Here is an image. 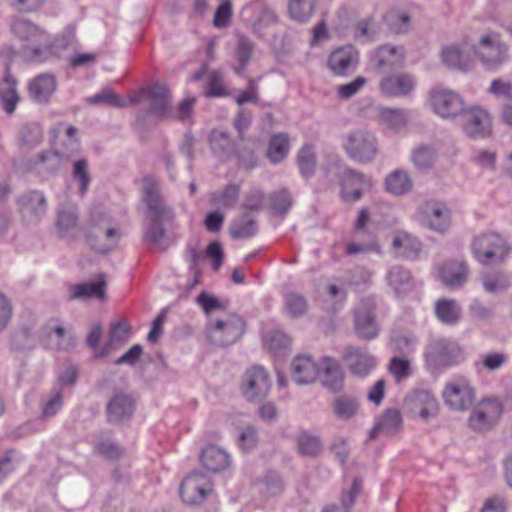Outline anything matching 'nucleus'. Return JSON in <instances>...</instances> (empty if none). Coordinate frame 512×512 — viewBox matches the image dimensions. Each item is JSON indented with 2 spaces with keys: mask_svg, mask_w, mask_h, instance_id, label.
Listing matches in <instances>:
<instances>
[{
  "mask_svg": "<svg viewBox=\"0 0 512 512\" xmlns=\"http://www.w3.org/2000/svg\"><path fill=\"white\" fill-rule=\"evenodd\" d=\"M429 96L433 111L443 119L455 118L465 109L462 97L450 89H433Z\"/></svg>",
  "mask_w": 512,
  "mask_h": 512,
  "instance_id": "obj_10",
  "label": "nucleus"
},
{
  "mask_svg": "<svg viewBox=\"0 0 512 512\" xmlns=\"http://www.w3.org/2000/svg\"><path fill=\"white\" fill-rule=\"evenodd\" d=\"M269 207L273 212L281 217H285L293 204V197L287 188H281L273 191L269 197Z\"/></svg>",
  "mask_w": 512,
  "mask_h": 512,
  "instance_id": "obj_44",
  "label": "nucleus"
},
{
  "mask_svg": "<svg viewBox=\"0 0 512 512\" xmlns=\"http://www.w3.org/2000/svg\"><path fill=\"white\" fill-rule=\"evenodd\" d=\"M142 200L147 207L148 226L144 231V241L153 249L166 251L172 241L166 234L165 225L174 220L173 208L166 203L161 193L159 181L151 176L142 178Z\"/></svg>",
  "mask_w": 512,
  "mask_h": 512,
  "instance_id": "obj_1",
  "label": "nucleus"
},
{
  "mask_svg": "<svg viewBox=\"0 0 512 512\" xmlns=\"http://www.w3.org/2000/svg\"><path fill=\"white\" fill-rule=\"evenodd\" d=\"M323 443L319 436L306 430L299 433L297 438V451L301 456L316 458L323 452Z\"/></svg>",
  "mask_w": 512,
  "mask_h": 512,
  "instance_id": "obj_37",
  "label": "nucleus"
},
{
  "mask_svg": "<svg viewBox=\"0 0 512 512\" xmlns=\"http://www.w3.org/2000/svg\"><path fill=\"white\" fill-rule=\"evenodd\" d=\"M255 44L246 36H239L237 41V59L241 64V68L245 69L248 65L252 53L254 51Z\"/></svg>",
  "mask_w": 512,
  "mask_h": 512,
  "instance_id": "obj_60",
  "label": "nucleus"
},
{
  "mask_svg": "<svg viewBox=\"0 0 512 512\" xmlns=\"http://www.w3.org/2000/svg\"><path fill=\"white\" fill-rule=\"evenodd\" d=\"M463 359L462 349L457 342L439 338L432 341L425 352V360L433 369L447 368L460 363Z\"/></svg>",
  "mask_w": 512,
  "mask_h": 512,
  "instance_id": "obj_4",
  "label": "nucleus"
},
{
  "mask_svg": "<svg viewBox=\"0 0 512 512\" xmlns=\"http://www.w3.org/2000/svg\"><path fill=\"white\" fill-rule=\"evenodd\" d=\"M292 378L298 385L314 382L319 374V368L310 356L299 355L292 361Z\"/></svg>",
  "mask_w": 512,
  "mask_h": 512,
  "instance_id": "obj_30",
  "label": "nucleus"
},
{
  "mask_svg": "<svg viewBox=\"0 0 512 512\" xmlns=\"http://www.w3.org/2000/svg\"><path fill=\"white\" fill-rule=\"evenodd\" d=\"M77 134L78 130L74 126L66 127L65 134L60 139V146L56 148L64 159H69L79 151L80 141Z\"/></svg>",
  "mask_w": 512,
  "mask_h": 512,
  "instance_id": "obj_47",
  "label": "nucleus"
},
{
  "mask_svg": "<svg viewBox=\"0 0 512 512\" xmlns=\"http://www.w3.org/2000/svg\"><path fill=\"white\" fill-rule=\"evenodd\" d=\"M95 450L99 455L110 461L119 460L124 454V450L121 446L109 440L98 442L95 446Z\"/></svg>",
  "mask_w": 512,
  "mask_h": 512,
  "instance_id": "obj_58",
  "label": "nucleus"
},
{
  "mask_svg": "<svg viewBox=\"0 0 512 512\" xmlns=\"http://www.w3.org/2000/svg\"><path fill=\"white\" fill-rule=\"evenodd\" d=\"M375 305L370 299H363L354 310V329L358 337L372 340L378 336L379 327L375 319Z\"/></svg>",
  "mask_w": 512,
  "mask_h": 512,
  "instance_id": "obj_14",
  "label": "nucleus"
},
{
  "mask_svg": "<svg viewBox=\"0 0 512 512\" xmlns=\"http://www.w3.org/2000/svg\"><path fill=\"white\" fill-rule=\"evenodd\" d=\"M105 275L99 274L96 282H83L69 287V299H103L105 296Z\"/></svg>",
  "mask_w": 512,
  "mask_h": 512,
  "instance_id": "obj_32",
  "label": "nucleus"
},
{
  "mask_svg": "<svg viewBox=\"0 0 512 512\" xmlns=\"http://www.w3.org/2000/svg\"><path fill=\"white\" fill-rule=\"evenodd\" d=\"M21 215L30 222H39L47 212V200L43 192L30 190L18 200Z\"/></svg>",
  "mask_w": 512,
  "mask_h": 512,
  "instance_id": "obj_18",
  "label": "nucleus"
},
{
  "mask_svg": "<svg viewBox=\"0 0 512 512\" xmlns=\"http://www.w3.org/2000/svg\"><path fill=\"white\" fill-rule=\"evenodd\" d=\"M508 360L503 352L490 351L481 356V365L489 372L499 370Z\"/></svg>",
  "mask_w": 512,
  "mask_h": 512,
  "instance_id": "obj_61",
  "label": "nucleus"
},
{
  "mask_svg": "<svg viewBox=\"0 0 512 512\" xmlns=\"http://www.w3.org/2000/svg\"><path fill=\"white\" fill-rule=\"evenodd\" d=\"M379 116L383 123L394 130L404 128L408 122V111L401 108H382Z\"/></svg>",
  "mask_w": 512,
  "mask_h": 512,
  "instance_id": "obj_49",
  "label": "nucleus"
},
{
  "mask_svg": "<svg viewBox=\"0 0 512 512\" xmlns=\"http://www.w3.org/2000/svg\"><path fill=\"white\" fill-rule=\"evenodd\" d=\"M307 301L304 296L298 293H289L286 295V308L292 317H300L307 310Z\"/></svg>",
  "mask_w": 512,
  "mask_h": 512,
  "instance_id": "obj_59",
  "label": "nucleus"
},
{
  "mask_svg": "<svg viewBox=\"0 0 512 512\" xmlns=\"http://www.w3.org/2000/svg\"><path fill=\"white\" fill-rule=\"evenodd\" d=\"M323 385L327 389L338 392L343 388L344 373L339 362L331 357L323 358Z\"/></svg>",
  "mask_w": 512,
  "mask_h": 512,
  "instance_id": "obj_36",
  "label": "nucleus"
},
{
  "mask_svg": "<svg viewBox=\"0 0 512 512\" xmlns=\"http://www.w3.org/2000/svg\"><path fill=\"white\" fill-rule=\"evenodd\" d=\"M240 188L236 184H228L221 191H217L211 195L213 205L222 208H232L238 201Z\"/></svg>",
  "mask_w": 512,
  "mask_h": 512,
  "instance_id": "obj_50",
  "label": "nucleus"
},
{
  "mask_svg": "<svg viewBox=\"0 0 512 512\" xmlns=\"http://www.w3.org/2000/svg\"><path fill=\"white\" fill-rule=\"evenodd\" d=\"M119 238L120 233L116 228L104 224L93 225L86 235L89 246L103 254L110 252L116 246Z\"/></svg>",
  "mask_w": 512,
  "mask_h": 512,
  "instance_id": "obj_20",
  "label": "nucleus"
},
{
  "mask_svg": "<svg viewBox=\"0 0 512 512\" xmlns=\"http://www.w3.org/2000/svg\"><path fill=\"white\" fill-rule=\"evenodd\" d=\"M420 224L436 233L444 234L451 226V211L448 206L438 200H427L417 208Z\"/></svg>",
  "mask_w": 512,
  "mask_h": 512,
  "instance_id": "obj_6",
  "label": "nucleus"
},
{
  "mask_svg": "<svg viewBox=\"0 0 512 512\" xmlns=\"http://www.w3.org/2000/svg\"><path fill=\"white\" fill-rule=\"evenodd\" d=\"M389 285L396 294H406L413 288V278L409 270L402 266L392 267L387 275Z\"/></svg>",
  "mask_w": 512,
  "mask_h": 512,
  "instance_id": "obj_39",
  "label": "nucleus"
},
{
  "mask_svg": "<svg viewBox=\"0 0 512 512\" xmlns=\"http://www.w3.org/2000/svg\"><path fill=\"white\" fill-rule=\"evenodd\" d=\"M316 0H289L290 17L298 22H306L314 14Z\"/></svg>",
  "mask_w": 512,
  "mask_h": 512,
  "instance_id": "obj_48",
  "label": "nucleus"
},
{
  "mask_svg": "<svg viewBox=\"0 0 512 512\" xmlns=\"http://www.w3.org/2000/svg\"><path fill=\"white\" fill-rule=\"evenodd\" d=\"M389 372L398 383L406 380L412 374L410 361L405 358L393 357L389 363Z\"/></svg>",
  "mask_w": 512,
  "mask_h": 512,
  "instance_id": "obj_54",
  "label": "nucleus"
},
{
  "mask_svg": "<svg viewBox=\"0 0 512 512\" xmlns=\"http://www.w3.org/2000/svg\"><path fill=\"white\" fill-rule=\"evenodd\" d=\"M502 412L503 406L498 399H483L471 412L469 427L478 432L488 431L497 424Z\"/></svg>",
  "mask_w": 512,
  "mask_h": 512,
  "instance_id": "obj_8",
  "label": "nucleus"
},
{
  "mask_svg": "<svg viewBox=\"0 0 512 512\" xmlns=\"http://www.w3.org/2000/svg\"><path fill=\"white\" fill-rule=\"evenodd\" d=\"M474 51L488 69L498 68L507 58V46L497 33L482 36Z\"/></svg>",
  "mask_w": 512,
  "mask_h": 512,
  "instance_id": "obj_9",
  "label": "nucleus"
},
{
  "mask_svg": "<svg viewBox=\"0 0 512 512\" xmlns=\"http://www.w3.org/2000/svg\"><path fill=\"white\" fill-rule=\"evenodd\" d=\"M290 137L286 132H278L269 138L266 149V157L271 164H279L283 162L290 152Z\"/></svg>",
  "mask_w": 512,
  "mask_h": 512,
  "instance_id": "obj_33",
  "label": "nucleus"
},
{
  "mask_svg": "<svg viewBox=\"0 0 512 512\" xmlns=\"http://www.w3.org/2000/svg\"><path fill=\"white\" fill-rule=\"evenodd\" d=\"M442 395L446 405L456 411L470 409L475 401V389L464 376H457L449 381Z\"/></svg>",
  "mask_w": 512,
  "mask_h": 512,
  "instance_id": "obj_7",
  "label": "nucleus"
},
{
  "mask_svg": "<svg viewBox=\"0 0 512 512\" xmlns=\"http://www.w3.org/2000/svg\"><path fill=\"white\" fill-rule=\"evenodd\" d=\"M435 160V151L428 146H421L413 152L412 161L420 170L432 167Z\"/></svg>",
  "mask_w": 512,
  "mask_h": 512,
  "instance_id": "obj_55",
  "label": "nucleus"
},
{
  "mask_svg": "<svg viewBox=\"0 0 512 512\" xmlns=\"http://www.w3.org/2000/svg\"><path fill=\"white\" fill-rule=\"evenodd\" d=\"M56 230L61 238H73L78 228V209L73 204L61 205L56 216Z\"/></svg>",
  "mask_w": 512,
  "mask_h": 512,
  "instance_id": "obj_26",
  "label": "nucleus"
},
{
  "mask_svg": "<svg viewBox=\"0 0 512 512\" xmlns=\"http://www.w3.org/2000/svg\"><path fill=\"white\" fill-rule=\"evenodd\" d=\"M360 409L359 399L353 395L341 394L332 403V412L336 418L348 421L356 416Z\"/></svg>",
  "mask_w": 512,
  "mask_h": 512,
  "instance_id": "obj_35",
  "label": "nucleus"
},
{
  "mask_svg": "<svg viewBox=\"0 0 512 512\" xmlns=\"http://www.w3.org/2000/svg\"><path fill=\"white\" fill-rule=\"evenodd\" d=\"M271 382L268 372L260 365L252 366L245 372L243 394L250 401L265 398L270 390Z\"/></svg>",
  "mask_w": 512,
  "mask_h": 512,
  "instance_id": "obj_13",
  "label": "nucleus"
},
{
  "mask_svg": "<svg viewBox=\"0 0 512 512\" xmlns=\"http://www.w3.org/2000/svg\"><path fill=\"white\" fill-rule=\"evenodd\" d=\"M64 158L55 149L54 151L41 152L35 158L33 165L42 175H54L62 165Z\"/></svg>",
  "mask_w": 512,
  "mask_h": 512,
  "instance_id": "obj_40",
  "label": "nucleus"
},
{
  "mask_svg": "<svg viewBox=\"0 0 512 512\" xmlns=\"http://www.w3.org/2000/svg\"><path fill=\"white\" fill-rule=\"evenodd\" d=\"M472 251L480 263L489 264L493 261L503 262L510 252V247L501 235L485 233L474 238Z\"/></svg>",
  "mask_w": 512,
  "mask_h": 512,
  "instance_id": "obj_3",
  "label": "nucleus"
},
{
  "mask_svg": "<svg viewBox=\"0 0 512 512\" xmlns=\"http://www.w3.org/2000/svg\"><path fill=\"white\" fill-rule=\"evenodd\" d=\"M297 165L301 175L305 178H309L315 173L317 158L312 145L306 144L299 150Z\"/></svg>",
  "mask_w": 512,
  "mask_h": 512,
  "instance_id": "obj_46",
  "label": "nucleus"
},
{
  "mask_svg": "<svg viewBox=\"0 0 512 512\" xmlns=\"http://www.w3.org/2000/svg\"><path fill=\"white\" fill-rule=\"evenodd\" d=\"M91 104H106L111 107H124L125 101L114 93L111 88H104L99 93L89 98Z\"/></svg>",
  "mask_w": 512,
  "mask_h": 512,
  "instance_id": "obj_56",
  "label": "nucleus"
},
{
  "mask_svg": "<svg viewBox=\"0 0 512 512\" xmlns=\"http://www.w3.org/2000/svg\"><path fill=\"white\" fill-rule=\"evenodd\" d=\"M204 94L209 98L223 97L228 95L227 89L224 86L221 72L217 70L209 72Z\"/></svg>",
  "mask_w": 512,
  "mask_h": 512,
  "instance_id": "obj_53",
  "label": "nucleus"
},
{
  "mask_svg": "<svg viewBox=\"0 0 512 512\" xmlns=\"http://www.w3.org/2000/svg\"><path fill=\"white\" fill-rule=\"evenodd\" d=\"M347 155L360 163L372 162L378 154L376 136L363 129L351 131L343 144Z\"/></svg>",
  "mask_w": 512,
  "mask_h": 512,
  "instance_id": "obj_2",
  "label": "nucleus"
},
{
  "mask_svg": "<svg viewBox=\"0 0 512 512\" xmlns=\"http://www.w3.org/2000/svg\"><path fill=\"white\" fill-rule=\"evenodd\" d=\"M441 58L443 63L449 68L468 70L470 67L469 55L456 45H450L443 48Z\"/></svg>",
  "mask_w": 512,
  "mask_h": 512,
  "instance_id": "obj_42",
  "label": "nucleus"
},
{
  "mask_svg": "<svg viewBox=\"0 0 512 512\" xmlns=\"http://www.w3.org/2000/svg\"><path fill=\"white\" fill-rule=\"evenodd\" d=\"M135 401L132 396L119 392L113 395L106 407L108 422L119 424L128 421L134 413Z\"/></svg>",
  "mask_w": 512,
  "mask_h": 512,
  "instance_id": "obj_21",
  "label": "nucleus"
},
{
  "mask_svg": "<svg viewBox=\"0 0 512 512\" xmlns=\"http://www.w3.org/2000/svg\"><path fill=\"white\" fill-rule=\"evenodd\" d=\"M24 59L31 63H42L46 61L51 55V41L47 34L46 42L33 43L28 46L21 47Z\"/></svg>",
  "mask_w": 512,
  "mask_h": 512,
  "instance_id": "obj_45",
  "label": "nucleus"
},
{
  "mask_svg": "<svg viewBox=\"0 0 512 512\" xmlns=\"http://www.w3.org/2000/svg\"><path fill=\"white\" fill-rule=\"evenodd\" d=\"M386 190L396 196L407 194L413 187V182L404 170L398 169L385 178Z\"/></svg>",
  "mask_w": 512,
  "mask_h": 512,
  "instance_id": "obj_38",
  "label": "nucleus"
},
{
  "mask_svg": "<svg viewBox=\"0 0 512 512\" xmlns=\"http://www.w3.org/2000/svg\"><path fill=\"white\" fill-rule=\"evenodd\" d=\"M246 323L242 317L231 315L226 320L211 321L206 325L208 340L218 346L235 343L245 332Z\"/></svg>",
  "mask_w": 512,
  "mask_h": 512,
  "instance_id": "obj_5",
  "label": "nucleus"
},
{
  "mask_svg": "<svg viewBox=\"0 0 512 512\" xmlns=\"http://www.w3.org/2000/svg\"><path fill=\"white\" fill-rule=\"evenodd\" d=\"M196 303L203 309L205 314L209 315L212 312L224 309L225 306L217 297L205 291H202L196 298Z\"/></svg>",
  "mask_w": 512,
  "mask_h": 512,
  "instance_id": "obj_63",
  "label": "nucleus"
},
{
  "mask_svg": "<svg viewBox=\"0 0 512 512\" xmlns=\"http://www.w3.org/2000/svg\"><path fill=\"white\" fill-rule=\"evenodd\" d=\"M203 466L212 472H219L226 469L230 464L229 455L215 445L205 447L200 455Z\"/></svg>",
  "mask_w": 512,
  "mask_h": 512,
  "instance_id": "obj_34",
  "label": "nucleus"
},
{
  "mask_svg": "<svg viewBox=\"0 0 512 512\" xmlns=\"http://www.w3.org/2000/svg\"><path fill=\"white\" fill-rule=\"evenodd\" d=\"M57 89V82L52 74H40L30 81L28 93L37 103H47Z\"/></svg>",
  "mask_w": 512,
  "mask_h": 512,
  "instance_id": "obj_29",
  "label": "nucleus"
},
{
  "mask_svg": "<svg viewBox=\"0 0 512 512\" xmlns=\"http://www.w3.org/2000/svg\"><path fill=\"white\" fill-rule=\"evenodd\" d=\"M415 86L414 77L403 72L384 76L379 83L380 91L388 97H408Z\"/></svg>",
  "mask_w": 512,
  "mask_h": 512,
  "instance_id": "obj_19",
  "label": "nucleus"
},
{
  "mask_svg": "<svg viewBox=\"0 0 512 512\" xmlns=\"http://www.w3.org/2000/svg\"><path fill=\"white\" fill-rule=\"evenodd\" d=\"M462 128L471 139H483L492 133V121L488 112L480 107L464 109L461 114Z\"/></svg>",
  "mask_w": 512,
  "mask_h": 512,
  "instance_id": "obj_11",
  "label": "nucleus"
},
{
  "mask_svg": "<svg viewBox=\"0 0 512 512\" xmlns=\"http://www.w3.org/2000/svg\"><path fill=\"white\" fill-rule=\"evenodd\" d=\"M405 402L413 413L418 414L424 420L434 417L438 411L436 398L426 390L414 391L405 399Z\"/></svg>",
  "mask_w": 512,
  "mask_h": 512,
  "instance_id": "obj_24",
  "label": "nucleus"
},
{
  "mask_svg": "<svg viewBox=\"0 0 512 512\" xmlns=\"http://www.w3.org/2000/svg\"><path fill=\"white\" fill-rule=\"evenodd\" d=\"M468 265L464 261L450 260L445 262L440 270L441 281L449 287H461L468 278Z\"/></svg>",
  "mask_w": 512,
  "mask_h": 512,
  "instance_id": "obj_28",
  "label": "nucleus"
},
{
  "mask_svg": "<svg viewBox=\"0 0 512 512\" xmlns=\"http://www.w3.org/2000/svg\"><path fill=\"white\" fill-rule=\"evenodd\" d=\"M343 360L351 374L359 378L366 377L377 365L376 358L367 350L354 346L345 348Z\"/></svg>",
  "mask_w": 512,
  "mask_h": 512,
  "instance_id": "obj_17",
  "label": "nucleus"
},
{
  "mask_svg": "<svg viewBox=\"0 0 512 512\" xmlns=\"http://www.w3.org/2000/svg\"><path fill=\"white\" fill-rule=\"evenodd\" d=\"M131 333V327L124 321H117L111 324L108 335V344L113 345L126 341Z\"/></svg>",
  "mask_w": 512,
  "mask_h": 512,
  "instance_id": "obj_62",
  "label": "nucleus"
},
{
  "mask_svg": "<svg viewBox=\"0 0 512 512\" xmlns=\"http://www.w3.org/2000/svg\"><path fill=\"white\" fill-rule=\"evenodd\" d=\"M257 229V222L244 213L231 222L229 234L233 239H247L253 237Z\"/></svg>",
  "mask_w": 512,
  "mask_h": 512,
  "instance_id": "obj_41",
  "label": "nucleus"
},
{
  "mask_svg": "<svg viewBox=\"0 0 512 512\" xmlns=\"http://www.w3.org/2000/svg\"><path fill=\"white\" fill-rule=\"evenodd\" d=\"M435 313L442 323L454 325L460 319L461 309L453 299H440L436 302Z\"/></svg>",
  "mask_w": 512,
  "mask_h": 512,
  "instance_id": "obj_43",
  "label": "nucleus"
},
{
  "mask_svg": "<svg viewBox=\"0 0 512 512\" xmlns=\"http://www.w3.org/2000/svg\"><path fill=\"white\" fill-rule=\"evenodd\" d=\"M392 249L398 257L414 260L419 256L422 244L414 235L398 232L392 240Z\"/></svg>",
  "mask_w": 512,
  "mask_h": 512,
  "instance_id": "obj_31",
  "label": "nucleus"
},
{
  "mask_svg": "<svg viewBox=\"0 0 512 512\" xmlns=\"http://www.w3.org/2000/svg\"><path fill=\"white\" fill-rule=\"evenodd\" d=\"M482 284L486 292L499 293L509 288L510 279L504 272L496 271L484 274L482 276Z\"/></svg>",
  "mask_w": 512,
  "mask_h": 512,
  "instance_id": "obj_51",
  "label": "nucleus"
},
{
  "mask_svg": "<svg viewBox=\"0 0 512 512\" xmlns=\"http://www.w3.org/2000/svg\"><path fill=\"white\" fill-rule=\"evenodd\" d=\"M367 80L363 76L356 77L353 81L340 85L337 93L341 99H349L356 95L366 84Z\"/></svg>",
  "mask_w": 512,
  "mask_h": 512,
  "instance_id": "obj_64",
  "label": "nucleus"
},
{
  "mask_svg": "<svg viewBox=\"0 0 512 512\" xmlns=\"http://www.w3.org/2000/svg\"><path fill=\"white\" fill-rule=\"evenodd\" d=\"M256 484L259 491L266 496H276L284 489L280 476L273 471H268Z\"/></svg>",
  "mask_w": 512,
  "mask_h": 512,
  "instance_id": "obj_52",
  "label": "nucleus"
},
{
  "mask_svg": "<svg viewBox=\"0 0 512 512\" xmlns=\"http://www.w3.org/2000/svg\"><path fill=\"white\" fill-rule=\"evenodd\" d=\"M10 30L12 34L22 42L21 47L33 43L44 44L46 42L47 32L25 18L14 19L10 25Z\"/></svg>",
  "mask_w": 512,
  "mask_h": 512,
  "instance_id": "obj_22",
  "label": "nucleus"
},
{
  "mask_svg": "<svg viewBox=\"0 0 512 512\" xmlns=\"http://www.w3.org/2000/svg\"><path fill=\"white\" fill-rule=\"evenodd\" d=\"M209 146L213 155L227 162L236 154V143L226 131L213 129L209 134Z\"/></svg>",
  "mask_w": 512,
  "mask_h": 512,
  "instance_id": "obj_25",
  "label": "nucleus"
},
{
  "mask_svg": "<svg viewBox=\"0 0 512 512\" xmlns=\"http://www.w3.org/2000/svg\"><path fill=\"white\" fill-rule=\"evenodd\" d=\"M210 490V481L206 473L194 471L183 479L179 493L186 504L196 505L207 498Z\"/></svg>",
  "mask_w": 512,
  "mask_h": 512,
  "instance_id": "obj_12",
  "label": "nucleus"
},
{
  "mask_svg": "<svg viewBox=\"0 0 512 512\" xmlns=\"http://www.w3.org/2000/svg\"><path fill=\"white\" fill-rule=\"evenodd\" d=\"M403 426V418L399 409L388 408L384 410L375 426L371 429L369 438L372 440L378 434L392 436L398 433Z\"/></svg>",
  "mask_w": 512,
  "mask_h": 512,
  "instance_id": "obj_27",
  "label": "nucleus"
},
{
  "mask_svg": "<svg viewBox=\"0 0 512 512\" xmlns=\"http://www.w3.org/2000/svg\"><path fill=\"white\" fill-rule=\"evenodd\" d=\"M359 64V52L353 45H345L333 50L327 61L328 68L335 76H347Z\"/></svg>",
  "mask_w": 512,
  "mask_h": 512,
  "instance_id": "obj_16",
  "label": "nucleus"
},
{
  "mask_svg": "<svg viewBox=\"0 0 512 512\" xmlns=\"http://www.w3.org/2000/svg\"><path fill=\"white\" fill-rule=\"evenodd\" d=\"M146 95L150 101V106L147 110L148 114L154 115L160 119L170 116L171 97L166 85L156 82L150 86Z\"/></svg>",
  "mask_w": 512,
  "mask_h": 512,
  "instance_id": "obj_23",
  "label": "nucleus"
},
{
  "mask_svg": "<svg viewBox=\"0 0 512 512\" xmlns=\"http://www.w3.org/2000/svg\"><path fill=\"white\" fill-rule=\"evenodd\" d=\"M233 16L232 3L223 1L217 8L213 18V25L218 29L227 28L231 24Z\"/></svg>",
  "mask_w": 512,
  "mask_h": 512,
  "instance_id": "obj_57",
  "label": "nucleus"
},
{
  "mask_svg": "<svg viewBox=\"0 0 512 512\" xmlns=\"http://www.w3.org/2000/svg\"><path fill=\"white\" fill-rule=\"evenodd\" d=\"M370 61L378 73H388L403 67L405 52L403 47L382 45L372 52Z\"/></svg>",
  "mask_w": 512,
  "mask_h": 512,
  "instance_id": "obj_15",
  "label": "nucleus"
}]
</instances>
